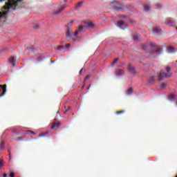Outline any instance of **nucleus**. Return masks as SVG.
Returning a JSON list of instances; mask_svg holds the SVG:
<instances>
[{
  "label": "nucleus",
  "instance_id": "f257e3e1",
  "mask_svg": "<svg viewBox=\"0 0 177 177\" xmlns=\"http://www.w3.org/2000/svg\"><path fill=\"white\" fill-rule=\"evenodd\" d=\"M93 27V23L92 22H86L84 24V26H80L78 29L74 32H73V29H71V28H68L66 29V38H68L69 39H73V41H75V39H74V37H73V35H74V37H75V38H77L78 37V32H81L83 31L84 28H91Z\"/></svg>",
  "mask_w": 177,
  "mask_h": 177
},
{
  "label": "nucleus",
  "instance_id": "f03ea898",
  "mask_svg": "<svg viewBox=\"0 0 177 177\" xmlns=\"http://www.w3.org/2000/svg\"><path fill=\"white\" fill-rule=\"evenodd\" d=\"M17 2H21V0H8V2L6 3L5 6L1 8L2 12H0V19L9 13L10 9H16Z\"/></svg>",
  "mask_w": 177,
  "mask_h": 177
},
{
  "label": "nucleus",
  "instance_id": "7ed1b4c3",
  "mask_svg": "<svg viewBox=\"0 0 177 177\" xmlns=\"http://www.w3.org/2000/svg\"><path fill=\"white\" fill-rule=\"evenodd\" d=\"M165 70L167 73L162 71L158 75V81H162L164 78H169L172 77V73H171V67L167 66Z\"/></svg>",
  "mask_w": 177,
  "mask_h": 177
},
{
  "label": "nucleus",
  "instance_id": "20e7f679",
  "mask_svg": "<svg viewBox=\"0 0 177 177\" xmlns=\"http://www.w3.org/2000/svg\"><path fill=\"white\" fill-rule=\"evenodd\" d=\"M165 24L169 27H175L176 26V21L172 18H167L165 21Z\"/></svg>",
  "mask_w": 177,
  "mask_h": 177
},
{
  "label": "nucleus",
  "instance_id": "39448f33",
  "mask_svg": "<svg viewBox=\"0 0 177 177\" xmlns=\"http://www.w3.org/2000/svg\"><path fill=\"white\" fill-rule=\"evenodd\" d=\"M160 53H161V50L158 49V48H155L151 51L150 57H151V56H153V55H154V56L156 57L160 55Z\"/></svg>",
  "mask_w": 177,
  "mask_h": 177
},
{
  "label": "nucleus",
  "instance_id": "423d86ee",
  "mask_svg": "<svg viewBox=\"0 0 177 177\" xmlns=\"http://www.w3.org/2000/svg\"><path fill=\"white\" fill-rule=\"evenodd\" d=\"M3 90V93L0 95V97H2L6 93V84L0 85V92Z\"/></svg>",
  "mask_w": 177,
  "mask_h": 177
},
{
  "label": "nucleus",
  "instance_id": "0eeeda50",
  "mask_svg": "<svg viewBox=\"0 0 177 177\" xmlns=\"http://www.w3.org/2000/svg\"><path fill=\"white\" fill-rule=\"evenodd\" d=\"M67 8V5H63L59 9H58L55 12V15H59V13H62L64 9Z\"/></svg>",
  "mask_w": 177,
  "mask_h": 177
},
{
  "label": "nucleus",
  "instance_id": "6e6552de",
  "mask_svg": "<svg viewBox=\"0 0 177 177\" xmlns=\"http://www.w3.org/2000/svg\"><path fill=\"white\" fill-rule=\"evenodd\" d=\"M59 127H60V122H57L55 123L52 127H51V129H57V128H59Z\"/></svg>",
  "mask_w": 177,
  "mask_h": 177
},
{
  "label": "nucleus",
  "instance_id": "1a4fd4ad",
  "mask_svg": "<svg viewBox=\"0 0 177 177\" xmlns=\"http://www.w3.org/2000/svg\"><path fill=\"white\" fill-rule=\"evenodd\" d=\"M128 68H129V71L130 73H135V68L133 67V66H132V65L130 64V65H129Z\"/></svg>",
  "mask_w": 177,
  "mask_h": 177
},
{
  "label": "nucleus",
  "instance_id": "9d476101",
  "mask_svg": "<svg viewBox=\"0 0 177 177\" xmlns=\"http://www.w3.org/2000/svg\"><path fill=\"white\" fill-rule=\"evenodd\" d=\"M160 31H161V28H160V27H156V28L153 29V33L160 32Z\"/></svg>",
  "mask_w": 177,
  "mask_h": 177
},
{
  "label": "nucleus",
  "instance_id": "9b49d317",
  "mask_svg": "<svg viewBox=\"0 0 177 177\" xmlns=\"http://www.w3.org/2000/svg\"><path fill=\"white\" fill-rule=\"evenodd\" d=\"M132 92H133L132 88H129L127 91L126 93H127V96H131V95H132Z\"/></svg>",
  "mask_w": 177,
  "mask_h": 177
},
{
  "label": "nucleus",
  "instance_id": "f8f14e48",
  "mask_svg": "<svg viewBox=\"0 0 177 177\" xmlns=\"http://www.w3.org/2000/svg\"><path fill=\"white\" fill-rule=\"evenodd\" d=\"M156 81V76H151L149 79V82L151 84Z\"/></svg>",
  "mask_w": 177,
  "mask_h": 177
},
{
  "label": "nucleus",
  "instance_id": "ddd939ff",
  "mask_svg": "<svg viewBox=\"0 0 177 177\" xmlns=\"http://www.w3.org/2000/svg\"><path fill=\"white\" fill-rule=\"evenodd\" d=\"M122 26H125V23H124V21H119L118 22V27H122Z\"/></svg>",
  "mask_w": 177,
  "mask_h": 177
},
{
  "label": "nucleus",
  "instance_id": "4468645a",
  "mask_svg": "<svg viewBox=\"0 0 177 177\" xmlns=\"http://www.w3.org/2000/svg\"><path fill=\"white\" fill-rule=\"evenodd\" d=\"M148 10H150V6L145 5L144 7V12H148Z\"/></svg>",
  "mask_w": 177,
  "mask_h": 177
},
{
  "label": "nucleus",
  "instance_id": "2eb2a0df",
  "mask_svg": "<svg viewBox=\"0 0 177 177\" xmlns=\"http://www.w3.org/2000/svg\"><path fill=\"white\" fill-rule=\"evenodd\" d=\"M123 74H124V71L121 69L118 70L117 75H123Z\"/></svg>",
  "mask_w": 177,
  "mask_h": 177
},
{
  "label": "nucleus",
  "instance_id": "dca6fc26",
  "mask_svg": "<svg viewBox=\"0 0 177 177\" xmlns=\"http://www.w3.org/2000/svg\"><path fill=\"white\" fill-rule=\"evenodd\" d=\"M165 86H167V84L166 83H161L160 84L161 89H164L165 88Z\"/></svg>",
  "mask_w": 177,
  "mask_h": 177
},
{
  "label": "nucleus",
  "instance_id": "f3484780",
  "mask_svg": "<svg viewBox=\"0 0 177 177\" xmlns=\"http://www.w3.org/2000/svg\"><path fill=\"white\" fill-rule=\"evenodd\" d=\"M5 147V142H1V145H0V149H3Z\"/></svg>",
  "mask_w": 177,
  "mask_h": 177
},
{
  "label": "nucleus",
  "instance_id": "a211bd4d",
  "mask_svg": "<svg viewBox=\"0 0 177 177\" xmlns=\"http://www.w3.org/2000/svg\"><path fill=\"white\" fill-rule=\"evenodd\" d=\"M10 63H13L15 62V57H11L9 59Z\"/></svg>",
  "mask_w": 177,
  "mask_h": 177
},
{
  "label": "nucleus",
  "instance_id": "6ab92c4d",
  "mask_svg": "<svg viewBox=\"0 0 177 177\" xmlns=\"http://www.w3.org/2000/svg\"><path fill=\"white\" fill-rule=\"evenodd\" d=\"M124 113H125V111H116V114L118 115L124 114Z\"/></svg>",
  "mask_w": 177,
  "mask_h": 177
},
{
  "label": "nucleus",
  "instance_id": "aec40b11",
  "mask_svg": "<svg viewBox=\"0 0 177 177\" xmlns=\"http://www.w3.org/2000/svg\"><path fill=\"white\" fill-rule=\"evenodd\" d=\"M48 132L46 133H42L41 134H39V138H42V136H45V135H47Z\"/></svg>",
  "mask_w": 177,
  "mask_h": 177
},
{
  "label": "nucleus",
  "instance_id": "412c9836",
  "mask_svg": "<svg viewBox=\"0 0 177 177\" xmlns=\"http://www.w3.org/2000/svg\"><path fill=\"white\" fill-rule=\"evenodd\" d=\"M117 62H118V58H116V59L113 61V62L112 63V66H114V65L117 63Z\"/></svg>",
  "mask_w": 177,
  "mask_h": 177
},
{
  "label": "nucleus",
  "instance_id": "4be33fe9",
  "mask_svg": "<svg viewBox=\"0 0 177 177\" xmlns=\"http://www.w3.org/2000/svg\"><path fill=\"white\" fill-rule=\"evenodd\" d=\"M64 48V47L63 46H59L57 47V49H58L59 50H62Z\"/></svg>",
  "mask_w": 177,
  "mask_h": 177
},
{
  "label": "nucleus",
  "instance_id": "5701e85b",
  "mask_svg": "<svg viewBox=\"0 0 177 177\" xmlns=\"http://www.w3.org/2000/svg\"><path fill=\"white\" fill-rule=\"evenodd\" d=\"M169 50H170L171 53H174V47H169Z\"/></svg>",
  "mask_w": 177,
  "mask_h": 177
},
{
  "label": "nucleus",
  "instance_id": "b1692460",
  "mask_svg": "<svg viewBox=\"0 0 177 177\" xmlns=\"http://www.w3.org/2000/svg\"><path fill=\"white\" fill-rule=\"evenodd\" d=\"M84 71H85V70H84V68H82V69L80 71L79 74L81 75V74H82Z\"/></svg>",
  "mask_w": 177,
  "mask_h": 177
},
{
  "label": "nucleus",
  "instance_id": "393cba45",
  "mask_svg": "<svg viewBox=\"0 0 177 177\" xmlns=\"http://www.w3.org/2000/svg\"><path fill=\"white\" fill-rule=\"evenodd\" d=\"M147 48H149V46H142L143 50H146L147 49Z\"/></svg>",
  "mask_w": 177,
  "mask_h": 177
},
{
  "label": "nucleus",
  "instance_id": "a878e982",
  "mask_svg": "<svg viewBox=\"0 0 177 177\" xmlns=\"http://www.w3.org/2000/svg\"><path fill=\"white\" fill-rule=\"evenodd\" d=\"M81 5H82V2H80L77 4V8H80V6H81Z\"/></svg>",
  "mask_w": 177,
  "mask_h": 177
},
{
  "label": "nucleus",
  "instance_id": "bb28decb",
  "mask_svg": "<svg viewBox=\"0 0 177 177\" xmlns=\"http://www.w3.org/2000/svg\"><path fill=\"white\" fill-rule=\"evenodd\" d=\"M10 177H15V173L14 172H11L10 174Z\"/></svg>",
  "mask_w": 177,
  "mask_h": 177
},
{
  "label": "nucleus",
  "instance_id": "cd10ccee",
  "mask_svg": "<svg viewBox=\"0 0 177 177\" xmlns=\"http://www.w3.org/2000/svg\"><path fill=\"white\" fill-rule=\"evenodd\" d=\"M1 167H3V162H2V160H0V168Z\"/></svg>",
  "mask_w": 177,
  "mask_h": 177
},
{
  "label": "nucleus",
  "instance_id": "c85d7f7f",
  "mask_svg": "<svg viewBox=\"0 0 177 177\" xmlns=\"http://www.w3.org/2000/svg\"><path fill=\"white\" fill-rule=\"evenodd\" d=\"M66 48H68L70 46H71V44H68L65 45Z\"/></svg>",
  "mask_w": 177,
  "mask_h": 177
},
{
  "label": "nucleus",
  "instance_id": "c756f323",
  "mask_svg": "<svg viewBox=\"0 0 177 177\" xmlns=\"http://www.w3.org/2000/svg\"><path fill=\"white\" fill-rule=\"evenodd\" d=\"M17 140H23V139L21 138V137H19V138H17Z\"/></svg>",
  "mask_w": 177,
  "mask_h": 177
},
{
  "label": "nucleus",
  "instance_id": "7c9ffc66",
  "mask_svg": "<svg viewBox=\"0 0 177 177\" xmlns=\"http://www.w3.org/2000/svg\"><path fill=\"white\" fill-rule=\"evenodd\" d=\"M3 177H7V176H8V174H3Z\"/></svg>",
  "mask_w": 177,
  "mask_h": 177
},
{
  "label": "nucleus",
  "instance_id": "2f4dec72",
  "mask_svg": "<svg viewBox=\"0 0 177 177\" xmlns=\"http://www.w3.org/2000/svg\"><path fill=\"white\" fill-rule=\"evenodd\" d=\"M34 28H38V25H35V26H34Z\"/></svg>",
  "mask_w": 177,
  "mask_h": 177
},
{
  "label": "nucleus",
  "instance_id": "473e14b6",
  "mask_svg": "<svg viewBox=\"0 0 177 177\" xmlns=\"http://www.w3.org/2000/svg\"><path fill=\"white\" fill-rule=\"evenodd\" d=\"M32 135H37V133L32 131Z\"/></svg>",
  "mask_w": 177,
  "mask_h": 177
},
{
  "label": "nucleus",
  "instance_id": "72a5a7b5",
  "mask_svg": "<svg viewBox=\"0 0 177 177\" xmlns=\"http://www.w3.org/2000/svg\"><path fill=\"white\" fill-rule=\"evenodd\" d=\"M170 96H171L172 98L174 97V96L173 95V94H171Z\"/></svg>",
  "mask_w": 177,
  "mask_h": 177
},
{
  "label": "nucleus",
  "instance_id": "f704fd0d",
  "mask_svg": "<svg viewBox=\"0 0 177 177\" xmlns=\"http://www.w3.org/2000/svg\"><path fill=\"white\" fill-rule=\"evenodd\" d=\"M133 39H134V41H136V38H135V37H133Z\"/></svg>",
  "mask_w": 177,
  "mask_h": 177
},
{
  "label": "nucleus",
  "instance_id": "c9c22d12",
  "mask_svg": "<svg viewBox=\"0 0 177 177\" xmlns=\"http://www.w3.org/2000/svg\"><path fill=\"white\" fill-rule=\"evenodd\" d=\"M3 1H5V0H0V2H3Z\"/></svg>",
  "mask_w": 177,
  "mask_h": 177
},
{
  "label": "nucleus",
  "instance_id": "e433bc0d",
  "mask_svg": "<svg viewBox=\"0 0 177 177\" xmlns=\"http://www.w3.org/2000/svg\"><path fill=\"white\" fill-rule=\"evenodd\" d=\"M158 6H159V9H160V8H161V6L160 4H158Z\"/></svg>",
  "mask_w": 177,
  "mask_h": 177
},
{
  "label": "nucleus",
  "instance_id": "4c0bfd02",
  "mask_svg": "<svg viewBox=\"0 0 177 177\" xmlns=\"http://www.w3.org/2000/svg\"><path fill=\"white\" fill-rule=\"evenodd\" d=\"M64 2H67V0H64Z\"/></svg>",
  "mask_w": 177,
  "mask_h": 177
},
{
  "label": "nucleus",
  "instance_id": "58836bf2",
  "mask_svg": "<svg viewBox=\"0 0 177 177\" xmlns=\"http://www.w3.org/2000/svg\"><path fill=\"white\" fill-rule=\"evenodd\" d=\"M138 37L140 38V35H138Z\"/></svg>",
  "mask_w": 177,
  "mask_h": 177
},
{
  "label": "nucleus",
  "instance_id": "ea45409f",
  "mask_svg": "<svg viewBox=\"0 0 177 177\" xmlns=\"http://www.w3.org/2000/svg\"><path fill=\"white\" fill-rule=\"evenodd\" d=\"M26 49H31V48H26Z\"/></svg>",
  "mask_w": 177,
  "mask_h": 177
},
{
  "label": "nucleus",
  "instance_id": "a19ab883",
  "mask_svg": "<svg viewBox=\"0 0 177 177\" xmlns=\"http://www.w3.org/2000/svg\"><path fill=\"white\" fill-rule=\"evenodd\" d=\"M87 89H89V87H88Z\"/></svg>",
  "mask_w": 177,
  "mask_h": 177
},
{
  "label": "nucleus",
  "instance_id": "79ce46f5",
  "mask_svg": "<svg viewBox=\"0 0 177 177\" xmlns=\"http://www.w3.org/2000/svg\"><path fill=\"white\" fill-rule=\"evenodd\" d=\"M57 113L59 114V111Z\"/></svg>",
  "mask_w": 177,
  "mask_h": 177
},
{
  "label": "nucleus",
  "instance_id": "37998d69",
  "mask_svg": "<svg viewBox=\"0 0 177 177\" xmlns=\"http://www.w3.org/2000/svg\"><path fill=\"white\" fill-rule=\"evenodd\" d=\"M176 63H177V60H176Z\"/></svg>",
  "mask_w": 177,
  "mask_h": 177
},
{
  "label": "nucleus",
  "instance_id": "c03bdc74",
  "mask_svg": "<svg viewBox=\"0 0 177 177\" xmlns=\"http://www.w3.org/2000/svg\"><path fill=\"white\" fill-rule=\"evenodd\" d=\"M176 177H177V175H176Z\"/></svg>",
  "mask_w": 177,
  "mask_h": 177
}]
</instances>
